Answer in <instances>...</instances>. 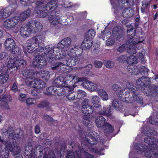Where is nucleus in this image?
<instances>
[{"instance_id":"obj_26","label":"nucleus","mask_w":158,"mask_h":158,"mask_svg":"<svg viewBox=\"0 0 158 158\" xmlns=\"http://www.w3.org/2000/svg\"><path fill=\"white\" fill-rule=\"evenodd\" d=\"M12 99L11 96L8 94L5 95L0 98L1 103H0V107L2 108L9 109L8 105L9 103L11 102Z\"/></svg>"},{"instance_id":"obj_51","label":"nucleus","mask_w":158,"mask_h":158,"mask_svg":"<svg viewBox=\"0 0 158 158\" xmlns=\"http://www.w3.org/2000/svg\"><path fill=\"white\" fill-rule=\"evenodd\" d=\"M128 44L127 42V43L123 44L119 46L117 49V51L120 52H123L128 48Z\"/></svg>"},{"instance_id":"obj_19","label":"nucleus","mask_w":158,"mask_h":158,"mask_svg":"<svg viewBox=\"0 0 158 158\" xmlns=\"http://www.w3.org/2000/svg\"><path fill=\"white\" fill-rule=\"evenodd\" d=\"M9 5L2 9V11L6 18L10 16L16 10L19 0H7Z\"/></svg>"},{"instance_id":"obj_60","label":"nucleus","mask_w":158,"mask_h":158,"mask_svg":"<svg viewBox=\"0 0 158 158\" xmlns=\"http://www.w3.org/2000/svg\"><path fill=\"white\" fill-rule=\"evenodd\" d=\"M127 56L122 55L119 56L117 59L118 61L120 62H124L126 61Z\"/></svg>"},{"instance_id":"obj_25","label":"nucleus","mask_w":158,"mask_h":158,"mask_svg":"<svg viewBox=\"0 0 158 158\" xmlns=\"http://www.w3.org/2000/svg\"><path fill=\"white\" fill-rule=\"evenodd\" d=\"M28 23L26 25H23L20 28V33L21 36L24 37H29L32 33H33V31H34L32 30Z\"/></svg>"},{"instance_id":"obj_16","label":"nucleus","mask_w":158,"mask_h":158,"mask_svg":"<svg viewBox=\"0 0 158 158\" xmlns=\"http://www.w3.org/2000/svg\"><path fill=\"white\" fill-rule=\"evenodd\" d=\"M13 59L11 56L10 58H9L8 63L6 64L8 68H10L11 69H17L19 67V69H23L25 67L26 62L25 60L22 59Z\"/></svg>"},{"instance_id":"obj_6","label":"nucleus","mask_w":158,"mask_h":158,"mask_svg":"<svg viewBox=\"0 0 158 158\" xmlns=\"http://www.w3.org/2000/svg\"><path fill=\"white\" fill-rule=\"evenodd\" d=\"M35 7L34 12L40 18H43L48 15L55 10L58 6L57 2L56 0H51L46 3L44 0L36 1L35 3Z\"/></svg>"},{"instance_id":"obj_41","label":"nucleus","mask_w":158,"mask_h":158,"mask_svg":"<svg viewBox=\"0 0 158 158\" xmlns=\"http://www.w3.org/2000/svg\"><path fill=\"white\" fill-rule=\"evenodd\" d=\"M136 66L134 64L129 65L127 67L128 72L132 75H136L138 74V69Z\"/></svg>"},{"instance_id":"obj_61","label":"nucleus","mask_w":158,"mask_h":158,"mask_svg":"<svg viewBox=\"0 0 158 158\" xmlns=\"http://www.w3.org/2000/svg\"><path fill=\"white\" fill-rule=\"evenodd\" d=\"M7 18L5 14L4 13L2 9L0 10V22H2L4 19Z\"/></svg>"},{"instance_id":"obj_58","label":"nucleus","mask_w":158,"mask_h":158,"mask_svg":"<svg viewBox=\"0 0 158 158\" xmlns=\"http://www.w3.org/2000/svg\"><path fill=\"white\" fill-rule=\"evenodd\" d=\"M35 102V99L33 98H29L26 100V104L27 105H32L34 104Z\"/></svg>"},{"instance_id":"obj_48","label":"nucleus","mask_w":158,"mask_h":158,"mask_svg":"<svg viewBox=\"0 0 158 158\" xmlns=\"http://www.w3.org/2000/svg\"><path fill=\"white\" fill-rule=\"evenodd\" d=\"M146 53V51L143 49L141 52H139V53L137 54V56L139 60L141 61H143L145 60V56Z\"/></svg>"},{"instance_id":"obj_24","label":"nucleus","mask_w":158,"mask_h":158,"mask_svg":"<svg viewBox=\"0 0 158 158\" xmlns=\"http://www.w3.org/2000/svg\"><path fill=\"white\" fill-rule=\"evenodd\" d=\"M46 60L44 57L41 54H38L36 56L32 62L33 64L38 68H41L46 64Z\"/></svg>"},{"instance_id":"obj_43","label":"nucleus","mask_w":158,"mask_h":158,"mask_svg":"<svg viewBox=\"0 0 158 158\" xmlns=\"http://www.w3.org/2000/svg\"><path fill=\"white\" fill-rule=\"evenodd\" d=\"M37 106L39 108H42L46 107L48 110H49L51 109V106L48 102L44 101L39 103L37 105Z\"/></svg>"},{"instance_id":"obj_38","label":"nucleus","mask_w":158,"mask_h":158,"mask_svg":"<svg viewBox=\"0 0 158 158\" xmlns=\"http://www.w3.org/2000/svg\"><path fill=\"white\" fill-rule=\"evenodd\" d=\"M92 43L91 40L85 38L81 44V47L84 49H88L92 46Z\"/></svg>"},{"instance_id":"obj_52","label":"nucleus","mask_w":158,"mask_h":158,"mask_svg":"<svg viewBox=\"0 0 158 158\" xmlns=\"http://www.w3.org/2000/svg\"><path fill=\"white\" fill-rule=\"evenodd\" d=\"M72 91L69 92L67 94L66 98L69 100H73L77 99L76 94L74 92H72Z\"/></svg>"},{"instance_id":"obj_57","label":"nucleus","mask_w":158,"mask_h":158,"mask_svg":"<svg viewBox=\"0 0 158 158\" xmlns=\"http://www.w3.org/2000/svg\"><path fill=\"white\" fill-rule=\"evenodd\" d=\"M104 149L102 148H94L92 149V151L94 152H95L100 155H104L103 153H102L101 151L103 150Z\"/></svg>"},{"instance_id":"obj_50","label":"nucleus","mask_w":158,"mask_h":158,"mask_svg":"<svg viewBox=\"0 0 158 158\" xmlns=\"http://www.w3.org/2000/svg\"><path fill=\"white\" fill-rule=\"evenodd\" d=\"M77 99H80L85 97L86 96V92L82 90H79L77 92Z\"/></svg>"},{"instance_id":"obj_34","label":"nucleus","mask_w":158,"mask_h":158,"mask_svg":"<svg viewBox=\"0 0 158 158\" xmlns=\"http://www.w3.org/2000/svg\"><path fill=\"white\" fill-rule=\"evenodd\" d=\"M91 102L96 108H98L101 106L100 99L97 95H94L92 96Z\"/></svg>"},{"instance_id":"obj_9","label":"nucleus","mask_w":158,"mask_h":158,"mask_svg":"<svg viewBox=\"0 0 158 158\" xmlns=\"http://www.w3.org/2000/svg\"><path fill=\"white\" fill-rule=\"evenodd\" d=\"M31 10L28 9L20 14L7 19L3 23V26L6 29H10L18 24L19 23H22L27 19L30 15Z\"/></svg>"},{"instance_id":"obj_37","label":"nucleus","mask_w":158,"mask_h":158,"mask_svg":"<svg viewBox=\"0 0 158 158\" xmlns=\"http://www.w3.org/2000/svg\"><path fill=\"white\" fill-rule=\"evenodd\" d=\"M9 75L7 74H0V94L3 92V89L1 88L2 85L8 79Z\"/></svg>"},{"instance_id":"obj_14","label":"nucleus","mask_w":158,"mask_h":158,"mask_svg":"<svg viewBox=\"0 0 158 158\" xmlns=\"http://www.w3.org/2000/svg\"><path fill=\"white\" fill-rule=\"evenodd\" d=\"M47 60L48 62L51 63V69L54 72H64L67 70L66 65L61 62H55L54 60H57L55 58V56L52 53V55L46 56Z\"/></svg>"},{"instance_id":"obj_12","label":"nucleus","mask_w":158,"mask_h":158,"mask_svg":"<svg viewBox=\"0 0 158 158\" xmlns=\"http://www.w3.org/2000/svg\"><path fill=\"white\" fill-rule=\"evenodd\" d=\"M105 121V118L101 116L96 118L95 123L98 130H102L106 134H109L113 131V127L111 125L106 123Z\"/></svg>"},{"instance_id":"obj_17","label":"nucleus","mask_w":158,"mask_h":158,"mask_svg":"<svg viewBox=\"0 0 158 158\" xmlns=\"http://www.w3.org/2000/svg\"><path fill=\"white\" fill-rule=\"evenodd\" d=\"M127 33L129 35V42L131 45H135L138 43H140L143 42L145 40V37H140L138 40L135 37V33L133 31L134 27L131 25L127 26Z\"/></svg>"},{"instance_id":"obj_64","label":"nucleus","mask_w":158,"mask_h":158,"mask_svg":"<svg viewBox=\"0 0 158 158\" xmlns=\"http://www.w3.org/2000/svg\"><path fill=\"white\" fill-rule=\"evenodd\" d=\"M18 90L17 84L16 83H14L11 89V90L14 92H16L18 91Z\"/></svg>"},{"instance_id":"obj_49","label":"nucleus","mask_w":158,"mask_h":158,"mask_svg":"<svg viewBox=\"0 0 158 158\" xmlns=\"http://www.w3.org/2000/svg\"><path fill=\"white\" fill-rule=\"evenodd\" d=\"M98 88V86L96 83L90 81L89 87L88 88V90L91 92L96 90Z\"/></svg>"},{"instance_id":"obj_35","label":"nucleus","mask_w":158,"mask_h":158,"mask_svg":"<svg viewBox=\"0 0 158 158\" xmlns=\"http://www.w3.org/2000/svg\"><path fill=\"white\" fill-rule=\"evenodd\" d=\"M97 93L103 101H107L109 98L108 94L104 89H100L97 90Z\"/></svg>"},{"instance_id":"obj_29","label":"nucleus","mask_w":158,"mask_h":158,"mask_svg":"<svg viewBox=\"0 0 158 158\" xmlns=\"http://www.w3.org/2000/svg\"><path fill=\"white\" fill-rule=\"evenodd\" d=\"M146 89L143 90V92L145 93L147 96L154 95L156 93H158V86L154 85H149Z\"/></svg>"},{"instance_id":"obj_32","label":"nucleus","mask_w":158,"mask_h":158,"mask_svg":"<svg viewBox=\"0 0 158 158\" xmlns=\"http://www.w3.org/2000/svg\"><path fill=\"white\" fill-rule=\"evenodd\" d=\"M23 75L24 77L27 78H30L31 80L34 79L32 76L34 77L36 76V72L34 73L32 69H26L22 71Z\"/></svg>"},{"instance_id":"obj_4","label":"nucleus","mask_w":158,"mask_h":158,"mask_svg":"<svg viewBox=\"0 0 158 158\" xmlns=\"http://www.w3.org/2000/svg\"><path fill=\"white\" fill-rule=\"evenodd\" d=\"M112 88L113 90L118 93V96L121 101L127 103H131L134 101H136L140 106L142 105V99L138 97L140 102L137 100V96L135 93V89L133 88V84L130 81H128L127 87L123 91L120 85L117 84L113 85Z\"/></svg>"},{"instance_id":"obj_18","label":"nucleus","mask_w":158,"mask_h":158,"mask_svg":"<svg viewBox=\"0 0 158 158\" xmlns=\"http://www.w3.org/2000/svg\"><path fill=\"white\" fill-rule=\"evenodd\" d=\"M114 11L119 10L123 8L124 4L126 3L130 6L133 5V0H110Z\"/></svg>"},{"instance_id":"obj_22","label":"nucleus","mask_w":158,"mask_h":158,"mask_svg":"<svg viewBox=\"0 0 158 158\" xmlns=\"http://www.w3.org/2000/svg\"><path fill=\"white\" fill-rule=\"evenodd\" d=\"M26 83L27 85L32 87L36 88L38 89L44 88L46 86V83L43 81L34 78L31 81H26Z\"/></svg>"},{"instance_id":"obj_39","label":"nucleus","mask_w":158,"mask_h":158,"mask_svg":"<svg viewBox=\"0 0 158 158\" xmlns=\"http://www.w3.org/2000/svg\"><path fill=\"white\" fill-rule=\"evenodd\" d=\"M57 85L50 86L46 89V93L48 95H56Z\"/></svg>"},{"instance_id":"obj_63","label":"nucleus","mask_w":158,"mask_h":158,"mask_svg":"<svg viewBox=\"0 0 158 158\" xmlns=\"http://www.w3.org/2000/svg\"><path fill=\"white\" fill-rule=\"evenodd\" d=\"M54 154L52 152H50L48 155H44L43 158H55Z\"/></svg>"},{"instance_id":"obj_31","label":"nucleus","mask_w":158,"mask_h":158,"mask_svg":"<svg viewBox=\"0 0 158 158\" xmlns=\"http://www.w3.org/2000/svg\"><path fill=\"white\" fill-rule=\"evenodd\" d=\"M36 77H41L43 79L47 81L50 78V75L48 71L44 70H41L39 72H36Z\"/></svg>"},{"instance_id":"obj_2","label":"nucleus","mask_w":158,"mask_h":158,"mask_svg":"<svg viewBox=\"0 0 158 158\" xmlns=\"http://www.w3.org/2000/svg\"><path fill=\"white\" fill-rule=\"evenodd\" d=\"M81 146L82 149L78 145H75L73 142L69 144L70 150L67 151L66 158H82L81 154L82 152H85L88 147V145H94L97 143L98 138L100 136L95 131H92L85 136L82 135Z\"/></svg>"},{"instance_id":"obj_55","label":"nucleus","mask_w":158,"mask_h":158,"mask_svg":"<svg viewBox=\"0 0 158 158\" xmlns=\"http://www.w3.org/2000/svg\"><path fill=\"white\" fill-rule=\"evenodd\" d=\"M82 78L84 79V80L83 81H81L83 82L82 83L81 85L84 88L88 90V87H89V85L90 81H89L88 80H86L85 81V79L84 78Z\"/></svg>"},{"instance_id":"obj_54","label":"nucleus","mask_w":158,"mask_h":158,"mask_svg":"<svg viewBox=\"0 0 158 158\" xmlns=\"http://www.w3.org/2000/svg\"><path fill=\"white\" fill-rule=\"evenodd\" d=\"M138 69V74L139 73H140L145 74L148 73V71H149V69H147L144 66H140L139 67V68Z\"/></svg>"},{"instance_id":"obj_7","label":"nucleus","mask_w":158,"mask_h":158,"mask_svg":"<svg viewBox=\"0 0 158 158\" xmlns=\"http://www.w3.org/2000/svg\"><path fill=\"white\" fill-rule=\"evenodd\" d=\"M45 32L40 33L37 36H35L29 39L27 41V48L23 46V51L26 54L27 52L29 53L33 52L35 50L40 52H43L46 55L49 56L48 54L45 53L44 49L45 47L40 46L39 44L44 41L45 38Z\"/></svg>"},{"instance_id":"obj_23","label":"nucleus","mask_w":158,"mask_h":158,"mask_svg":"<svg viewBox=\"0 0 158 158\" xmlns=\"http://www.w3.org/2000/svg\"><path fill=\"white\" fill-rule=\"evenodd\" d=\"M56 84L58 85H57L56 95L58 96L62 95L65 94H67V93H69V92L73 91L75 87L73 85L72 86H63L59 85L58 84Z\"/></svg>"},{"instance_id":"obj_5","label":"nucleus","mask_w":158,"mask_h":158,"mask_svg":"<svg viewBox=\"0 0 158 158\" xmlns=\"http://www.w3.org/2000/svg\"><path fill=\"white\" fill-rule=\"evenodd\" d=\"M71 39L69 37L65 38L59 42L56 47H50V45L47 46L44 49L45 54L55 56V58L57 60H61L65 58L66 55V52L70 51L72 48H70V45L71 43Z\"/></svg>"},{"instance_id":"obj_28","label":"nucleus","mask_w":158,"mask_h":158,"mask_svg":"<svg viewBox=\"0 0 158 158\" xmlns=\"http://www.w3.org/2000/svg\"><path fill=\"white\" fill-rule=\"evenodd\" d=\"M110 108V106H104L103 108L99 109L97 114L98 115H104L107 117L111 116L112 114Z\"/></svg>"},{"instance_id":"obj_13","label":"nucleus","mask_w":158,"mask_h":158,"mask_svg":"<svg viewBox=\"0 0 158 158\" xmlns=\"http://www.w3.org/2000/svg\"><path fill=\"white\" fill-rule=\"evenodd\" d=\"M123 34V29L119 26L114 27L112 34L110 32H107L106 34V35H107V37L109 38L106 40V45L110 46L112 45L114 43L113 37L115 39L119 40L122 37Z\"/></svg>"},{"instance_id":"obj_46","label":"nucleus","mask_w":158,"mask_h":158,"mask_svg":"<svg viewBox=\"0 0 158 158\" xmlns=\"http://www.w3.org/2000/svg\"><path fill=\"white\" fill-rule=\"evenodd\" d=\"M112 106L117 110H120V102L118 99H114L111 102Z\"/></svg>"},{"instance_id":"obj_10","label":"nucleus","mask_w":158,"mask_h":158,"mask_svg":"<svg viewBox=\"0 0 158 158\" xmlns=\"http://www.w3.org/2000/svg\"><path fill=\"white\" fill-rule=\"evenodd\" d=\"M82 52V49L79 45H75L74 48H72L70 51L68 52L67 54L70 59H68L66 55L65 58L62 60L64 63H65L64 61H65V63L68 66H74L79 62V56L81 55Z\"/></svg>"},{"instance_id":"obj_15","label":"nucleus","mask_w":158,"mask_h":158,"mask_svg":"<svg viewBox=\"0 0 158 158\" xmlns=\"http://www.w3.org/2000/svg\"><path fill=\"white\" fill-rule=\"evenodd\" d=\"M150 82V80L149 77H142L139 78L138 80H137L136 81V89H138V90L139 89H141L143 91V90H147V88L146 87V89L143 88V87H145V86H146ZM135 87L133 86V88H134L135 89H136L135 88ZM138 90H135V93L136 95L137 96V100L139 101V102H140L139 100V98H138V97L139 98H141L143 100V99L141 97H139L137 95L138 94L139 92ZM143 104V102L142 101V105Z\"/></svg>"},{"instance_id":"obj_33","label":"nucleus","mask_w":158,"mask_h":158,"mask_svg":"<svg viewBox=\"0 0 158 158\" xmlns=\"http://www.w3.org/2000/svg\"><path fill=\"white\" fill-rule=\"evenodd\" d=\"M60 19V18L59 16L55 15H51L48 17L49 21L52 26H55L58 24Z\"/></svg>"},{"instance_id":"obj_62","label":"nucleus","mask_w":158,"mask_h":158,"mask_svg":"<svg viewBox=\"0 0 158 158\" xmlns=\"http://www.w3.org/2000/svg\"><path fill=\"white\" fill-rule=\"evenodd\" d=\"M94 65L95 67L101 68L102 65V63L101 61L95 60L94 61Z\"/></svg>"},{"instance_id":"obj_8","label":"nucleus","mask_w":158,"mask_h":158,"mask_svg":"<svg viewBox=\"0 0 158 158\" xmlns=\"http://www.w3.org/2000/svg\"><path fill=\"white\" fill-rule=\"evenodd\" d=\"M31 10L28 9L20 14L7 19L3 23V26L6 29H10L18 24L19 23H22L27 19L30 15Z\"/></svg>"},{"instance_id":"obj_59","label":"nucleus","mask_w":158,"mask_h":158,"mask_svg":"<svg viewBox=\"0 0 158 158\" xmlns=\"http://www.w3.org/2000/svg\"><path fill=\"white\" fill-rule=\"evenodd\" d=\"M26 97L27 95L26 94L20 93L19 99L21 102H24L25 101Z\"/></svg>"},{"instance_id":"obj_44","label":"nucleus","mask_w":158,"mask_h":158,"mask_svg":"<svg viewBox=\"0 0 158 158\" xmlns=\"http://www.w3.org/2000/svg\"><path fill=\"white\" fill-rule=\"evenodd\" d=\"M126 61L129 65L136 64L137 62L136 57L133 55L130 56L127 58Z\"/></svg>"},{"instance_id":"obj_56","label":"nucleus","mask_w":158,"mask_h":158,"mask_svg":"<svg viewBox=\"0 0 158 158\" xmlns=\"http://www.w3.org/2000/svg\"><path fill=\"white\" fill-rule=\"evenodd\" d=\"M20 1L21 2L22 5L24 6H30L33 3L32 2H31L30 0H20Z\"/></svg>"},{"instance_id":"obj_40","label":"nucleus","mask_w":158,"mask_h":158,"mask_svg":"<svg viewBox=\"0 0 158 158\" xmlns=\"http://www.w3.org/2000/svg\"><path fill=\"white\" fill-rule=\"evenodd\" d=\"M133 10L130 8L125 9L122 13L123 16L125 18L131 17L133 16Z\"/></svg>"},{"instance_id":"obj_45","label":"nucleus","mask_w":158,"mask_h":158,"mask_svg":"<svg viewBox=\"0 0 158 158\" xmlns=\"http://www.w3.org/2000/svg\"><path fill=\"white\" fill-rule=\"evenodd\" d=\"M128 47L129 48L127 50V52L129 54H135L137 52V49L135 46V45H131L129 42V40H128Z\"/></svg>"},{"instance_id":"obj_3","label":"nucleus","mask_w":158,"mask_h":158,"mask_svg":"<svg viewBox=\"0 0 158 158\" xmlns=\"http://www.w3.org/2000/svg\"><path fill=\"white\" fill-rule=\"evenodd\" d=\"M10 132L9 138V141L5 142L1 144V148L2 150V154L0 158H9V152H11L13 155H16L19 154L20 152V148L17 145V142L20 137L18 134L14 135V131L13 128H10L9 131L5 129H3L2 131L4 134L6 135Z\"/></svg>"},{"instance_id":"obj_53","label":"nucleus","mask_w":158,"mask_h":158,"mask_svg":"<svg viewBox=\"0 0 158 158\" xmlns=\"http://www.w3.org/2000/svg\"><path fill=\"white\" fill-rule=\"evenodd\" d=\"M104 64L106 68L108 69L112 68L114 65L113 62L110 60H106L104 62Z\"/></svg>"},{"instance_id":"obj_20","label":"nucleus","mask_w":158,"mask_h":158,"mask_svg":"<svg viewBox=\"0 0 158 158\" xmlns=\"http://www.w3.org/2000/svg\"><path fill=\"white\" fill-rule=\"evenodd\" d=\"M25 153L29 158H36V154L38 152L41 153L42 151L41 146L39 145L36 148V151L33 149L32 146L29 143H27L25 145Z\"/></svg>"},{"instance_id":"obj_42","label":"nucleus","mask_w":158,"mask_h":158,"mask_svg":"<svg viewBox=\"0 0 158 158\" xmlns=\"http://www.w3.org/2000/svg\"><path fill=\"white\" fill-rule=\"evenodd\" d=\"M150 1H144L143 2L142 6L141 9L142 13H143L149 11L150 6Z\"/></svg>"},{"instance_id":"obj_27","label":"nucleus","mask_w":158,"mask_h":158,"mask_svg":"<svg viewBox=\"0 0 158 158\" xmlns=\"http://www.w3.org/2000/svg\"><path fill=\"white\" fill-rule=\"evenodd\" d=\"M30 25L32 30H33V33H35L40 31L42 28V24L39 21L35 20L30 21L28 22Z\"/></svg>"},{"instance_id":"obj_21","label":"nucleus","mask_w":158,"mask_h":158,"mask_svg":"<svg viewBox=\"0 0 158 158\" xmlns=\"http://www.w3.org/2000/svg\"><path fill=\"white\" fill-rule=\"evenodd\" d=\"M81 110L82 112L85 114H92L94 110L93 106L90 104L89 100L85 99L81 103Z\"/></svg>"},{"instance_id":"obj_47","label":"nucleus","mask_w":158,"mask_h":158,"mask_svg":"<svg viewBox=\"0 0 158 158\" xmlns=\"http://www.w3.org/2000/svg\"><path fill=\"white\" fill-rule=\"evenodd\" d=\"M95 31L92 29L89 30L86 33L85 38H87L89 40L91 39L95 36Z\"/></svg>"},{"instance_id":"obj_11","label":"nucleus","mask_w":158,"mask_h":158,"mask_svg":"<svg viewBox=\"0 0 158 158\" xmlns=\"http://www.w3.org/2000/svg\"><path fill=\"white\" fill-rule=\"evenodd\" d=\"M84 79L73 76L72 75L69 74L65 76H60L55 79V84H58L60 85L69 86L68 83L72 82L75 84L80 81H83Z\"/></svg>"},{"instance_id":"obj_36","label":"nucleus","mask_w":158,"mask_h":158,"mask_svg":"<svg viewBox=\"0 0 158 158\" xmlns=\"http://www.w3.org/2000/svg\"><path fill=\"white\" fill-rule=\"evenodd\" d=\"M10 51L11 52V54L10 56H12L13 59L18 58L19 56L21 54L22 52L20 48L18 47H15L13 49ZM10 56L9 58H10Z\"/></svg>"},{"instance_id":"obj_1","label":"nucleus","mask_w":158,"mask_h":158,"mask_svg":"<svg viewBox=\"0 0 158 158\" xmlns=\"http://www.w3.org/2000/svg\"><path fill=\"white\" fill-rule=\"evenodd\" d=\"M145 128L144 127L142 128L141 132L145 134L148 137L144 138V142L147 144V145L142 143H134L131 147L130 151L129 158H130L134 154V152L133 148L134 147L136 150L141 152L146 151L144 155L148 158H158V141L154 138L151 137L152 135H156V131H154L152 129H150V131H146Z\"/></svg>"},{"instance_id":"obj_30","label":"nucleus","mask_w":158,"mask_h":158,"mask_svg":"<svg viewBox=\"0 0 158 158\" xmlns=\"http://www.w3.org/2000/svg\"><path fill=\"white\" fill-rule=\"evenodd\" d=\"M4 44L5 48L9 51H11L13 49L16 45L15 41L11 38L6 39Z\"/></svg>"}]
</instances>
